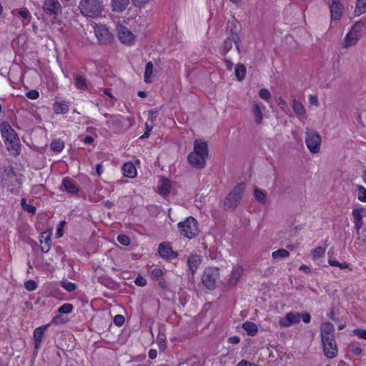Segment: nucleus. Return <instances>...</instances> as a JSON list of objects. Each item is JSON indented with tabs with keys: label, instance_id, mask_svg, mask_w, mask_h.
<instances>
[{
	"label": "nucleus",
	"instance_id": "obj_1",
	"mask_svg": "<svg viewBox=\"0 0 366 366\" xmlns=\"http://www.w3.org/2000/svg\"><path fill=\"white\" fill-rule=\"evenodd\" d=\"M208 156V147L206 142L196 140L194 149L188 155L187 160L194 167L202 169L206 165V157Z\"/></svg>",
	"mask_w": 366,
	"mask_h": 366
},
{
	"label": "nucleus",
	"instance_id": "obj_2",
	"mask_svg": "<svg viewBox=\"0 0 366 366\" xmlns=\"http://www.w3.org/2000/svg\"><path fill=\"white\" fill-rule=\"evenodd\" d=\"M1 133L9 151L17 155L20 151V141L16 132L7 122L1 123Z\"/></svg>",
	"mask_w": 366,
	"mask_h": 366
},
{
	"label": "nucleus",
	"instance_id": "obj_3",
	"mask_svg": "<svg viewBox=\"0 0 366 366\" xmlns=\"http://www.w3.org/2000/svg\"><path fill=\"white\" fill-rule=\"evenodd\" d=\"M245 190L244 183L237 184L227 195L224 201V209L234 211L240 203Z\"/></svg>",
	"mask_w": 366,
	"mask_h": 366
},
{
	"label": "nucleus",
	"instance_id": "obj_4",
	"mask_svg": "<svg viewBox=\"0 0 366 366\" xmlns=\"http://www.w3.org/2000/svg\"><path fill=\"white\" fill-rule=\"evenodd\" d=\"M79 8L82 15L96 18L101 15L103 5L99 0H81Z\"/></svg>",
	"mask_w": 366,
	"mask_h": 366
},
{
	"label": "nucleus",
	"instance_id": "obj_5",
	"mask_svg": "<svg viewBox=\"0 0 366 366\" xmlns=\"http://www.w3.org/2000/svg\"><path fill=\"white\" fill-rule=\"evenodd\" d=\"M219 279V272L217 267H206L202 276V282L204 287L209 290H214L218 280Z\"/></svg>",
	"mask_w": 366,
	"mask_h": 366
},
{
	"label": "nucleus",
	"instance_id": "obj_6",
	"mask_svg": "<svg viewBox=\"0 0 366 366\" xmlns=\"http://www.w3.org/2000/svg\"><path fill=\"white\" fill-rule=\"evenodd\" d=\"M181 234L192 239L198 234L197 221L192 217H187L185 221L178 224Z\"/></svg>",
	"mask_w": 366,
	"mask_h": 366
},
{
	"label": "nucleus",
	"instance_id": "obj_7",
	"mask_svg": "<svg viewBox=\"0 0 366 366\" xmlns=\"http://www.w3.org/2000/svg\"><path fill=\"white\" fill-rule=\"evenodd\" d=\"M305 142L307 148L312 153H317L320 149L321 137L315 132L307 130L306 132Z\"/></svg>",
	"mask_w": 366,
	"mask_h": 366
},
{
	"label": "nucleus",
	"instance_id": "obj_8",
	"mask_svg": "<svg viewBox=\"0 0 366 366\" xmlns=\"http://www.w3.org/2000/svg\"><path fill=\"white\" fill-rule=\"evenodd\" d=\"M325 355L330 359L335 357L337 355V347L333 337H321Z\"/></svg>",
	"mask_w": 366,
	"mask_h": 366
},
{
	"label": "nucleus",
	"instance_id": "obj_9",
	"mask_svg": "<svg viewBox=\"0 0 366 366\" xmlns=\"http://www.w3.org/2000/svg\"><path fill=\"white\" fill-rule=\"evenodd\" d=\"M117 35L119 40L125 45H132L135 41V36L126 26L122 24L117 25Z\"/></svg>",
	"mask_w": 366,
	"mask_h": 366
},
{
	"label": "nucleus",
	"instance_id": "obj_10",
	"mask_svg": "<svg viewBox=\"0 0 366 366\" xmlns=\"http://www.w3.org/2000/svg\"><path fill=\"white\" fill-rule=\"evenodd\" d=\"M94 33L99 43L103 44H109L113 39V35L104 25H97L94 27Z\"/></svg>",
	"mask_w": 366,
	"mask_h": 366
},
{
	"label": "nucleus",
	"instance_id": "obj_11",
	"mask_svg": "<svg viewBox=\"0 0 366 366\" xmlns=\"http://www.w3.org/2000/svg\"><path fill=\"white\" fill-rule=\"evenodd\" d=\"M42 8L49 16H56L61 13V6L58 0H44Z\"/></svg>",
	"mask_w": 366,
	"mask_h": 366
},
{
	"label": "nucleus",
	"instance_id": "obj_12",
	"mask_svg": "<svg viewBox=\"0 0 366 366\" xmlns=\"http://www.w3.org/2000/svg\"><path fill=\"white\" fill-rule=\"evenodd\" d=\"M364 212H366V209L365 208L354 209L352 212V215L354 219V227L357 233H359L360 229L363 225L362 218L364 217Z\"/></svg>",
	"mask_w": 366,
	"mask_h": 366
},
{
	"label": "nucleus",
	"instance_id": "obj_13",
	"mask_svg": "<svg viewBox=\"0 0 366 366\" xmlns=\"http://www.w3.org/2000/svg\"><path fill=\"white\" fill-rule=\"evenodd\" d=\"M49 325H43L36 328L33 333V339L34 342L35 350H38L41 345L42 339L44 335V331L48 327Z\"/></svg>",
	"mask_w": 366,
	"mask_h": 366
},
{
	"label": "nucleus",
	"instance_id": "obj_14",
	"mask_svg": "<svg viewBox=\"0 0 366 366\" xmlns=\"http://www.w3.org/2000/svg\"><path fill=\"white\" fill-rule=\"evenodd\" d=\"M202 261V257L198 254H190L187 257V266L189 270L193 274L197 270Z\"/></svg>",
	"mask_w": 366,
	"mask_h": 366
},
{
	"label": "nucleus",
	"instance_id": "obj_15",
	"mask_svg": "<svg viewBox=\"0 0 366 366\" xmlns=\"http://www.w3.org/2000/svg\"><path fill=\"white\" fill-rule=\"evenodd\" d=\"M300 321V313L288 312L285 318L280 321V324L283 327H290L293 324L299 323Z\"/></svg>",
	"mask_w": 366,
	"mask_h": 366
},
{
	"label": "nucleus",
	"instance_id": "obj_16",
	"mask_svg": "<svg viewBox=\"0 0 366 366\" xmlns=\"http://www.w3.org/2000/svg\"><path fill=\"white\" fill-rule=\"evenodd\" d=\"M330 9L332 20H338L340 19L342 13V6L340 2V0H332Z\"/></svg>",
	"mask_w": 366,
	"mask_h": 366
},
{
	"label": "nucleus",
	"instance_id": "obj_17",
	"mask_svg": "<svg viewBox=\"0 0 366 366\" xmlns=\"http://www.w3.org/2000/svg\"><path fill=\"white\" fill-rule=\"evenodd\" d=\"M159 254L161 257L168 259H174L177 254L172 251V247L166 243H161L158 248Z\"/></svg>",
	"mask_w": 366,
	"mask_h": 366
},
{
	"label": "nucleus",
	"instance_id": "obj_18",
	"mask_svg": "<svg viewBox=\"0 0 366 366\" xmlns=\"http://www.w3.org/2000/svg\"><path fill=\"white\" fill-rule=\"evenodd\" d=\"M227 37L230 38L232 40H234V43L236 45L237 50L239 52L240 49H239V43L240 41V38H239L238 30H237V25L235 23L232 22L229 26Z\"/></svg>",
	"mask_w": 366,
	"mask_h": 366
},
{
	"label": "nucleus",
	"instance_id": "obj_19",
	"mask_svg": "<svg viewBox=\"0 0 366 366\" xmlns=\"http://www.w3.org/2000/svg\"><path fill=\"white\" fill-rule=\"evenodd\" d=\"M243 274V268L240 266L234 267L230 277L228 280V284L232 286H234L239 281Z\"/></svg>",
	"mask_w": 366,
	"mask_h": 366
},
{
	"label": "nucleus",
	"instance_id": "obj_20",
	"mask_svg": "<svg viewBox=\"0 0 366 366\" xmlns=\"http://www.w3.org/2000/svg\"><path fill=\"white\" fill-rule=\"evenodd\" d=\"M292 109L295 114L300 119H305L306 117V111L302 104L295 99H293Z\"/></svg>",
	"mask_w": 366,
	"mask_h": 366
},
{
	"label": "nucleus",
	"instance_id": "obj_21",
	"mask_svg": "<svg viewBox=\"0 0 366 366\" xmlns=\"http://www.w3.org/2000/svg\"><path fill=\"white\" fill-rule=\"evenodd\" d=\"M62 184L66 192L70 194H74L79 192V189L75 184L74 180L70 178L65 177L63 179Z\"/></svg>",
	"mask_w": 366,
	"mask_h": 366
},
{
	"label": "nucleus",
	"instance_id": "obj_22",
	"mask_svg": "<svg viewBox=\"0 0 366 366\" xmlns=\"http://www.w3.org/2000/svg\"><path fill=\"white\" fill-rule=\"evenodd\" d=\"M335 327L332 323L330 322L322 324L320 327V335L322 337H333Z\"/></svg>",
	"mask_w": 366,
	"mask_h": 366
},
{
	"label": "nucleus",
	"instance_id": "obj_23",
	"mask_svg": "<svg viewBox=\"0 0 366 366\" xmlns=\"http://www.w3.org/2000/svg\"><path fill=\"white\" fill-rule=\"evenodd\" d=\"M129 0H112L111 4L114 11L121 12L129 5Z\"/></svg>",
	"mask_w": 366,
	"mask_h": 366
},
{
	"label": "nucleus",
	"instance_id": "obj_24",
	"mask_svg": "<svg viewBox=\"0 0 366 366\" xmlns=\"http://www.w3.org/2000/svg\"><path fill=\"white\" fill-rule=\"evenodd\" d=\"M122 172L125 177L133 178L137 174V170L134 165L131 162L124 163L122 166Z\"/></svg>",
	"mask_w": 366,
	"mask_h": 366
},
{
	"label": "nucleus",
	"instance_id": "obj_25",
	"mask_svg": "<svg viewBox=\"0 0 366 366\" xmlns=\"http://www.w3.org/2000/svg\"><path fill=\"white\" fill-rule=\"evenodd\" d=\"M41 249L44 253H46L50 249L51 238L50 234L48 232L41 233Z\"/></svg>",
	"mask_w": 366,
	"mask_h": 366
},
{
	"label": "nucleus",
	"instance_id": "obj_26",
	"mask_svg": "<svg viewBox=\"0 0 366 366\" xmlns=\"http://www.w3.org/2000/svg\"><path fill=\"white\" fill-rule=\"evenodd\" d=\"M261 107L262 108H264V107L261 105V104L254 102L252 107V113L254 117L255 122L257 124H260L262 122V113L261 110Z\"/></svg>",
	"mask_w": 366,
	"mask_h": 366
},
{
	"label": "nucleus",
	"instance_id": "obj_27",
	"mask_svg": "<svg viewBox=\"0 0 366 366\" xmlns=\"http://www.w3.org/2000/svg\"><path fill=\"white\" fill-rule=\"evenodd\" d=\"M171 182L168 179L162 178L161 185L159 187V194L162 196H167L170 193Z\"/></svg>",
	"mask_w": 366,
	"mask_h": 366
},
{
	"label": "nucleus",
	"instance_id": "obj_28",
	"mask_svg": "<svg viewBox=\"0 0 366 366\" xmlns=\"http://www.w3.org/2000/svg\"><path fill=\"white\" fill-rule=\"evenodd\" d=\"M69 105L66 102H56L54 104L53 109L57 114H65L69 111Z\"/></svg>",
	"mask_w": 366,
	"mask_h": 366
},
{
	"label": "nucleus",
	"instance_id": "obj_29",
	"mask_svg": "<svg viewBox=\"0 0 366 366\" xmlns=\"http://www.w3.org/2000/svg\"><path fill=\"white\" fill-rule=\"evenodd\" d=\"M359 39V36L355 32H349L345 39V47H349L356 44Z\"/></svg>",
	"mask_w": 366,
	"mask_h": 366
},
{
	"label": "nucleus",
	"instance_id": "obj_30",
	"mask_svg": "<svg viewBox=\"0 0 366 366\" xmlns=\"http://www.w3.org/2000/svg\"><path fill=\"white\" fill-rule=\"evenodd\" d=\"M242 328L247 332L248 335L254 336L257 332V326L255 323L246 321L242 325Z\"/></svg>",
	"mask_w": 366,
	"mask_h": 366
},
{
	"label": "nucleus",
	"instance_id": "obj_31",
	"mask_svg": "<svg viewBox=\"0 0 366 366\" xmlns=\"http://www.w3.org/2000/svg\"><path fill=\"white\" fill-rule=\"evenodd\" d=\"M16 174L14 171L13 167L11 166L4 167L1 174V178L5 181L10 180L14 177H16Z\"/></svg>",
	"mask_w": 366,
	"mask_h": 366
},
{
	"label": "nucleus",
	"instance_id": "obj_32",
	"mask_svg": "<svg viewBox=\"0 0 366 366\" xmlns=\"http://www.w3.org/2000/svg\"><path fill=\"white\" fill-rule=\"evenodd\" d=\"M75 85L77 89H81V90H87L88 86L86 84V80L84 77L79 74H76L75 76Z\"/></svg>",
	"mask_w": 366,
	"mask_h": 366
},
{
	"label": "nucleus",
	"instance_id": "obj_33",
	"mask_svg": "<svg viewBox=\"0 0 366 366\" xmlns=\"http://www.w3.org/2000/svg\"><path fill=\"white\" fill-rule=\"evenodd\" d=\"M246 67L242 64H238L235 66V76L239 81H242L245 78Z\"/></svg>",
	"mask_w": 366,
	"mask_h": 366
},
{
	"label": "nucleus",
	"instance_id": "obj_34",
	"mask_svg": "<svg viewBox=\"0 0 366 366\" xmlns=\"http://www.w3.org/2000/svg\"><path fill=\"white\" fill-rule=\"evenodd\" d=\"M153 73V64L152 61H149L147 63L145 66V71H144V81L146 83H150L151 81V76Z\"/></svg>",
	"mask_w": 366,
	"mask_h": 366
},
{
	"label": "nucleus",
	"instance_id": "obj_35",
	"mask_svg": "<svg viewBox=\"0 0 366 366\" xmlns=\"http://www.w3.org/2000/svg\"><path fill=\"white\" fill-rule=\"evenodd\" d=\"M51 149L55 152H60L64 147V143L60 139H54L50 144Z\"/></svg>",
	"mask_w": 366,
	"mask_h": 366
},
{
	"label": "nucleus",
	"instance_id": "obj_36",
	"mask_svg": "<svg viewBox=\"0 0 366 366\" xmlns=\"http://www.w3.org/2000/svg\"><path fill=\"white\" fill-rule=\"evenodd\" d=\"M365 12H366V0H357L355 14L360 15Z\"/></svg>",
	"mask_w": 366,
	"mask_h": 366
},
{
	"label": "nucleus",
	"instance_id": "obj_37",
	"mask_svg": "<svg viewBox=\"0 0 366 366\" xmlns=\"http://www.w3.org/2000/svg\"><path fill=\"white\" fill-rule=\"evenodd\" d=\"M254 195L255 199H257V201L259 203H260L262 204H265L266 196H265L264 192L262 190H261L258 188H256L254 191Z\"/></svg>",
	"mask_w": 366,
	"mask_h": 366
},
{
	"label": "nucleus",
	"instance_id": "obj_38",
	"mask_svg": "<svg viewBox=\"0 0 366 366\" xmlns=\"http://www.w3.org/2000/svg\"><path fill=\"white\" fill-rule=\"evenodd\" d=\"M234 40H232L230 38L227 37L224 41L222 46V51L221 52L222 55L225 56L227 52L230 51L232 47V43Z\"/></svg>",
	"mask_w": 366,
	"mask_h": 366
},
{
	"label": "nucleus",
	"instance_id": "obj_39",
	"mask_svg": "<svg viewBox=\"0 0 366 366\" xmlns=\"http://www.w3.org/2000/svg\"><path fill=\"white\" fill-rule=\"evenodd\" d=\"M290 256V252L285 249H280L277 251H274L272 254V257L274 259L277 258H285Z\"/></svg>",
	"mask_w": 366,
	"mask_h": 366
},
{
	"label": "nucleus",
	"instance_id": "obj_40",
	"mask_svg": "<svg viewBox=\"0 0 366 366\" xmlns=\"http://www.w3.org/2000/svg\"><path fill=\"white\" fill-rule=\"evenodd\" d=\"M358 199L362 202H366V189L362 185H357Z\"/></svg>",
	"mask_w": 366,
	"mask_h": 366
},
{
	"label": "nucleus",
	"instance_id": "obj_41",
	"mask_svg": "<svg viewBox=\"0 0 366 366\" xmlns=\"http://www.w3.org/2000/svg\"><path fill=\"white\" fill-rule=\"evenodd\" d=\"M326 249L323 247H317L315 248L312 253L314 259H317L322 257L325 253Z\"/></svg>",
	"mask_w": 366,
	"mask_h": 366
},
{
	"label": "nucleus",
	"instance_id": "obj_42",
	"mask_svg": "<svg viewBox=\"0 0 366 366\" xmlns=\"http://www.w3.org/2000/svg\"><path fill=\"white\" fill-rule=\"evenodd\" d=\"M72 310L73 305L71 304L65 303L59 308L58 312L59 313L68 314L71 312Z\"/></svg>",
	"mask_w": 366,
	"mask_h": 366
},
{
	"label": "nucleus",
	"instance_id": "obj_43",
	"mask_svg": "<svg viewBox=\"0 0 366 366\" xmlns=\"http://www.w3.org/2000/svg\"><path fill=\"white\" fill-rule=\"evenodd\" d=\"M61 286L68 292H72L76 290V285L73 282L61 281Z\"/></svg>",
	"mask_w": 366,
	"mask_h": 366
},
{
	"label": "nucleus",
	"instance_id": "obj_44",
	"mask_svg": "<svg viewBox=\"0 0 366 366\" xmlns=\"http://www.w3.org/2000/svg\"><path fill=\"white\" fill-rule=\"evenodd\" d=\"M259 96L261 99L267 102L271 99V94L267 89H261L259 92Z\"/></svg>",
	"mask_w": 366,
	"mask_h": 366
},
{
	"label": "nucleus",
	"instance_id": "obj_45",
	"mask_svg": "<svg viewBox=\"0 0 366 366\" xmlns=\"http://www.w3.org/2000/svg\"><path fill=\"white\" fill-rule=\"evenodd\" d=\"M328 263L332 267H338L340 269H346L349 267V264L347 262L341 263L334 259H329Z\"/></svg>",
	"mask_w": 366,
	"mask_h": 366
},
{
	"label": "nucleus",
	"instance_id": "obj_46",
	"mask_svg": "<svg viewBox=\"0 0 366 366\" xmlns=\"http://www.w3.org/2000/svg\"><path fill=\"white\" fill-rule=\"evenodd\" d=\"M117 240L120 244L124 246H128L131 243L130 239L124 234H119L117 237Z\"/></svg>",
	"mask_w": 366,
	"mask_h": 366
},
{
	"label": "nucleus",
	"instance_id": "obj_47",
	"mask_svg": "<svg viewBox=\"0 0 366 366\" xmlns=\"http://www.w3.org/2000/svg\"><path fill=\"white\" fill-rule=\"evenodd\" d=\"M24 287L28 291H33L37 288V284L34 280H30L25 282Z\"/></svg>",
	"mask_w": 366,
	"mask_h": 366
},
{
	"label": "nucleus",
	"instance_id": "obj_48",
	"mask_svg": "<svg viewBox=\"0 0 366 366\" xmlns=\"http://www.w3.org/2000/svg\"><path fill=\"white\" fill-rule=\"evenodd\" d=\"M353 334L360 339L366 340V330L357 328L352 331Z\"/></svg>",
	"mask_w": 366,
	"mask_h": 366
},
{
	"label": "nucleus",
	"instance_id": "obj_49",
	"mask_svg": "<svg viewBox=\"0 0 366 366\" xmlns=\"http://www.w3.org/2000/svg\"><path fill=\"white\" fill-rule=\"evenodd\" d=\"M159 347L161 350H164L166 347L165 335L159 334L157 337Z\"/></svg>",
	"mask_w": 366,
	"mask_h": 366
},
{
	"label": "nucleus",
	"instance_id": "obj_50",
	"mask_svg": "<svg viewBox=\"0 0 366 366\" xmlns=\"http://www.w3.org/2000/svg\"><path fill=\"white\" fill-rule=\"evenodd\" d=\"M125 321V318L123 315H117L114 317V322L117 326H122Z\"/></svg>",
	"mask_w": 366,
	"mask_h": 366
},
{
	"label": "nucleus",
	"instance_id": "obj_51",
	"mask_svg": "<svg viewBox=\"0 0 366 366\" xmlns=\"http://www.w3.org/2000/svg\"><path fill=\"white\" fill-rule=\"evenodd\" d=\"M26 96L27 98H29L30 99H36L39 97V94L37 91L31 90L28 92H26Z\"/></svg>",
	"mask_w": 366,
	"mask_h": 366
},
{
	"label": "nucleus",
	"instance_id": "obj_52",
	"mask_svg": "<svg viewBox=\"0 0 366 366\" xmlns=\"http://www.w3.org/2000/svg\"><path fill=\"white\" fill-rule=\"evenodd\" d=\"M135 284L138 286H140V287H143L144 285H146L147 284V280L145 278H144L142 276H138L135 281H134Z\"/></svg>",
	"mask_w": 366,
	"mask_h": 366
},
{
	"label": "nucleus",
	"instance_id": "obj_53",
	"mask_svg": "<svg viewBox=\"0 0 366 366\" xmlns=\"http://www.w3.org/2000/svg\"><path fill=\"white\" fill-rule=\"evenodd\" d=\"M163 272L159 268L154 269L152 271V277L155 279H158L162 276Z\"/></svg>",
	"mask_w": 366,
	"mask_h": 366
},
{
	"label": "nucleus",
	"instance_id": "obj_54",
	"mask_svg": "<svg viewBox=\"0 0 366 366\" xmlns=\"http://www.w3.org/2000/svg\"><path fill=\"white\" fill-rule=\"evenodd\" d=\"M65 224H66L65 221L60 222L59 227L57 228V232H56V234H57L58 237H61L63 236V227Z\"/></svg>",
	"mask_w": 366,
	"mask_h": 366
},
{
	"label": "nucleus",
	"instance_id": "obj_55",
	"mask_svg": "<svg viewBox=\"0 0 366 366\" xmlns=\"http://www.w3.org/2000/svg\"><path fill=\"white\" fill-rule=\"evenodd\" d=\"M300 317H302L305 323H309L311 320L310 315L307 312L303 313L302 315L300 314Z\"/></svg>",
	"mask_w": 366,
	"mask_h": 366
},
{
	"label": "nucleus",
	"instance_id": "obj_56",
	"mask_svg": "<svg viewBox=\"0 0 366 366\" xmlns=\"http://www.w3.org/2000/svg\"><path fill=\"white\" fill-rule=\"evenodd\" d=\"M236 366H258L247 360L240 361Z\"/></svg>",
	"mask_w": 366,
	"mask_h": 366
},
{
	"label": "nucleus",
	"instance_id": "obj_57",
	"mask_svg": "<svg viewBox=\"0 0 366 366\" xmlns=\"http://www.w3.org/2000/svg\"><path fill=\"white\" fill-rule=\"evenodd\" d=\"M240 342V338L238 336L230 337L228 339V342L231 344H238Z\"/></svg>",
	"mask_w": 366,
	"mask_h": 366
},
{
	"label": "nucleus",
	"instance_id": "obj_58",
	"mask_svg": "<svg viewBox=\"0 0 366 366\" xmlns=\"http://www.w3.org/2000/svg\"><path fill=\"white\" fill-rule=\"evenodd\" d=\"M351 351L355 356H358L362 353V349L360 347H352Z\"/></svg>",
	"mask_w": 366,
	"mask_h": 366
},
{
	"label": "nucleus",
	"instance_id": "obj_59",
	"mask_svg": "<svg viewBox=\"0 0 366 366\" xmlns=\"http://www.w3.org/2000/svg\"><path fill=\"white\" fill-rule=\"evenodd\" d=\"M148 113H149V119L150 120H152V122L154 121V119L157 118V114H158L157 111H153V110H149L148 112Z\"/></svg>",
	"mask_w": 366,
	"mask_h": 366
},
{
	"label": "nucleus",
	"instance_id": "obj_60",
	"mask_svg": "<svg viewBox=\"0 0 366 366\" xmlns=\"http://www.w3.org/2000/svg\"><path fill=\"white\" fill-rule=\"evenodd\" d=\"M19 16H20L21 18H23V19H27V18L29 17V11H28L27 10H26V9L20 10V11H19Z\"/></svg>",
	"mask_w": 366,
	"mask_h": 366
},
{
	"label": "nucleus",
	"instance_id": "obj_61",
	"mask_svg": "<svg viewBox=\"0 0 366 366\" xmlns=\"http://www.w3.org/2000/svg\"><path fill=\"white\" fill-rule=\"evenodd\" d=\"M24 209L27 211L29 213L34 214L36 212V208L34 206L31 204H27L26 207H24Z\"/></svg>",
	"mask_w": 366,
	"mask_h": 366
},
{
	"label": "nucleus",
	"instance_id": "obj_62",
	"mask_svg": "<svg viewBox=\"0 0 366 366\" xmlns=\"http://www.w3.org/2000/svg\"><path fill=\"white\" fill-rule=\"evenodd\" d=\"M300 270L305 272V273H310L311 272V269L310 267L305 265V264H302L300 268H299Z\"/></svg>",
	"mask_w": 366,
	"mask_h": 366
},
{
	"label": "nucleus",
	"instance_id": "obj_63",
	"mask_svg": "<svg viewBox=\"0 0 366 366\" xmlns=\"http://www.w3.org/2000/svg\"><path fill=\"white\" fill-rule=\"evenodd\" d=\"M310 104L317 105L318 101L316 96L310 95L309 97Z\"/></svg>",
	"mask_w": 366,
	"mask_h": 366
},
{
	"label": "nucleus",
	"instance_id": "obj_64",
	"mask_svg": "<svg viewBox=\"0 0 366 366\" xmlns=\"http://www.w3.org/2000/svg\"><path fill=\"white\" fill-rule=\"evenodd\" d=\"M83 142L86 144H91L94 142V138L91 136H87L83 139Z\"/></svg>",
	"mask_w": 366,
	"mask_h": 366
}]
</instances>
